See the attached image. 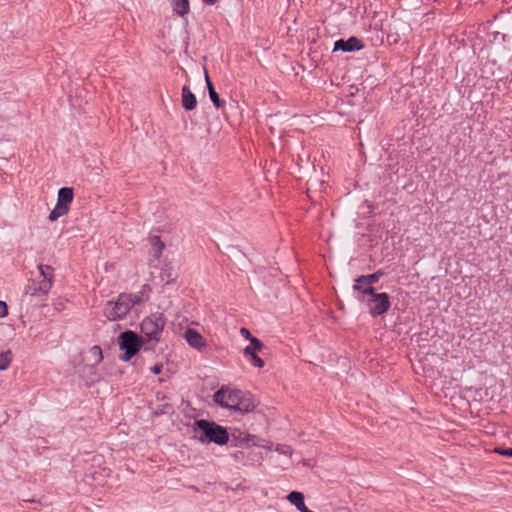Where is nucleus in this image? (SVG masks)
<instances>
[{"instance_id":"nucleus-1","label":"nucleus","mask_w":512,"mask_h":512,"mask_svg":"<svg viewBox=\"0 0 512 512\" xmlns=\"http://www.w3.org/2000/svg\"><path fill=\"white\" fill-rule=\"evenodd\" d=\"M213 400L222 408L241 415L252 412L258 405L251 393L230 386H222L214 393Z\"/></svg>"},{"instance_id":"nucleus-2","label":"nucleus","mask_w":512,"mask_h":512,"mask_svg":"<svg viewBox=\"0 0 512 512\" xmlns=\"http://www.w3.org/2000/svg\"><path fill=\"white\" fill-rule=\"evenodd\" d=\"M146 299L144 291L136 294H120L115 300L108 301L103 309L105 317L109 321L123 319L134 305Z\"/></svg>"},{"instance_id":"nucleus-3","label":"nucleus","mask_w":512,"mask_h":512,"mask_svg":"<svg viewBox=\"0 0 512 512\" xmlns=\"http://www.w3.org/2000/svg\"><path fill=\"white\" fill-rule=\"evenodd\" d=\"M195 437L201 443L224 445L229 440V434L223 426L207 420H198L194 425Z\"/></svg>"},{"instance_id":"nucleus-4","label":"nucleus","mask_w":512,"mask_h":512,"mask_svg":"<svg viewBox=\"0 0 512 512\" xmlns=\"http://www.w3.org/2000/svg\"><path fill=\"white\" fill-rule=\"evenodd\" d=\"M38 268L42 279L30 282L25 288V293L33 297L48 294L53 284V269L48 265H40Z\"/></svg>"},{"instance_id":"nucleus-5","label":"nucleus","mask_w":512,"mask_h":512,"mask_svg":"<svg viewBox=\"0 0 512 512\" xmlns=\"http://www.w3.org/2000/svg\"><path fill=\"white\" fill-rule=\"evenodd\" d=\"M144 340L133 331H125L119 336L120 349L124 351L122 359L129 361L143 345Z\"/></svg>"},{"instance_id":"nucleus-6","label":"nucleus","mask_w":512,"mask_h":512,"mask_svg":"<svg viewBox=\"0 0 512 512\" xmlns=\"http://www.w3.org/2000/svg\"><path fill=\"white\" fill-rule=\"evenodd\" d=\"M164 325L161 315L153 314L142 321L141 332L148 341L157 343L160 340Z\"/></svg>"},{"instance_id":"nucleus-7","label":"nucleus","mask_w":512,"mask_h":512,"mask_svg":"<svg viewBox=\"0 0 512 512\" xmlns=\"http://www.w3.org/2000/svg\"><path fill=\"white\" fill-rule=\"evenodd\" d=\"M369 313L372 317L385 314L390 308V299L387 293H373L367 300Z\"/></svg>"},{"instance_id":"nucleus-8","label":"nucleus","mask_w":512,"mask_h":512,"mask_svg":"<svg viewBox=\"0 0 512 512\" xmlns=\"http://www.w3.org/2000/svg\"><path fill=\"white\" fill-rule=\"evenodd\" d=\"M262 349V342L260 340H253L250 345L244 348L243 355L254 367L263 368L265 362L258 356V352Z\"/></svg>"},{"instance_id":"nucleus-9","label":"nucleus","mask_w":512,"mask_h":512,"mask_svg":"<svg viewBox=\"0 0 512 512\" xmlns=\"http://www.w3.org/2000/svg\"><path fill=\"white\" fill-rule=\"evenodd\" d=\"M363 48L360 40L356 37H350L347 40H337L334 43V51L342 50L344 52H352Z\"/></svg>"},{"instance_id":"nucleus-10","label":"nucleus","mask_w":512,"mask_h":512,"mask_svg":"<svg viewBox=\"0 0 512 512\" xmlns=\"http://www.w3.org/2000/svg\"><path fill=\"white\" fill-rule=\"evenodd\" d=\"M184 336L188 344L197 350H203L207 346L203 336L194 329H187Z\"/></svg>"},{"instance_id":"nucleus-11","label":"nucleus","mask_w":512,"mask_h":512,"mask_svg":"<svg viewBox=\"0 0 512 512\" xmlns=\"http://www.w3.org/2000/svg\"><path fill=\"white\" fill-rule=\"evenodd\" d=\"M161 281L165 285L172 284L178 278V271L172 263H166L162 267L160 274Z\"/></svg>"},{"instance_id":"nucleus-12","label":"nucleus","mask_w":512,"mask_h":512,"mask_svg":"<svg viewBox=\"0 0 512 512\" xmlns=\"http://www.w3.org/2000/svg\"><path fill=\"white\" fill-rule=\"evenodd\" d=\"M73 197V189L71 187H63L58 191L57 203L69 208L73 201Z\"/></svg>"},{"instance_id":"nucleus-13","label":"nucleus","mask_w":512,"mask_h":512,"mask_svg":"<svg viewBox=\"0 0 512 512\" xmlns=\"http://www.w3.org/2000/svg\"><path fill=\"white\" fill-rule=\"evenodd\" d=\"M353 290L361 293L363 296H371L374 293V288L367 281H364L363 276L355 280Z\"/></svg>"},{"instance_id":"nucleus-14","label":"nucleus","mask_w":512,"mask_h":512,"mask_svg":"<svg viewBox=\"0 0 512 512\" xmlns=\"http://www.w3.org/2000/svg\"><path fill=\"white\" fill-rule=\"evenodd\" d=\"M197 100L195 95L187 86L182 88V105L186 110H193L196 107Z\"/></svg>"},{"instance_id":"nucleus-15","label":"nucleus","mask_w":512,"mask_h":512,"mask_svg":"<svg viewBox=\"0 0 512 512\" xmlns=\"http://www.w3.org/2000/svg\"><path fill=\"white\" fill-rule=\"evenodd\" d=\"M287 500L294 505L298 511L303 512L305 509H307V506L304 502V495L301 492L298 491H292L288 496Z\"/></svg>"},{"instance_id":"nucleus-16","label":"nucleus","mask_w":512,"mask_h":512,"mask_svg":"<svg viewBox=\"0 0 512 512\" xmlns=\"http://www.w3.org/2000/svg\"><path fill=\"white\" fill-rule=\"evenodd\" d=\"M205 81H206V84H207V89H208V92H209V96H210V99L211 101L213 102V104L219 108L221 106V102H220V98H219V95L218 93L215 91L214 87H213V84L211 83L210 81V78H209V75H208V72L205 70Z\"/></svg>"},{"instance_id":"nucleus-17","label":"nucleus","mask_w":512,"mask_h":512,"mask_svg":"<svg viewBox=\"0 0 512 512\" xmlns=\"http://www.w3.org/2000/svg\"><path fill=\"white\" fill-rule=\"evenodd\" d=\"M68 211H69L68 207L56 203L55 207L52 209V211L49 214V220L50 221H55L58 218H60L63 215H65Z\"/></svg>"},{"instance_id":"nucleus-18","label":"nucleus","mask_w":512,"mask_h":512,"mask_svg":"<svg viewBox=\"0 0 512 512\" xmlns=\"http://www.w3.org/2000/svg\"><path fill=\"white\" fill-rule=\"evenodd\" d=\"M172 1H173L174 11L177 14L184 16L185 14L188 13V11H189L188 0H172Z\"/></svg>"},{"instance_id":"nucleus-19","label":"nucleus","mask_w":512,"mask_h":512,"mask_svg":"<svg viewBox=\"0 0 512 512\" xmlns=\"http://www.w3.org/2000/svg\"><path fill=\"white\" fill-rule=\"evenodd\" d=\"M241 445L244 448H249L251 446H258V445H261V439L255 435L246 434L241 439Z\"/></svg>"},{"instance_id":"nucleus-20","label":"nucleus","mask_w":512,"mask_h":512,"mask_svg":"<svg viewBox=\"0 0 512 512\" xmlns=\"http://www.w3.org/2000/svg\"><path fill=\"white\" fill-rule=\"evenodd\" d=\"M12 352L10 350H6L0 354V371H4L8 369L12 362Z\"/></svg>"},{"instance_id":"nucleus-21","label":"nucleus","mask_w":512,"mask_h":512,"mask_svg":"<svg viewBox=\"0 0 512 512\" xmlns=\"http://www.w3.org/2000/svg\"><path fill=\"white\" fill-rule=\"evenodd\" d=\"M89 357L93 364L97 365L103 360L102 350L99 346H93L89 350Z\"/></svg>"},{"instance_id":"nucleus-22","label":"nucleus","mask_w":512,"mask_h":512,"mask_svg":"<svg viewBox=\"0 0 512 512\" xmlns=\"http://www.w3.org/2000/svg\"><path fill=\"white\" fill-rule=\"evenodd\" d=\"M274 450L278 454L283 455V456L288 457V458H290L292 456V454H293V450L289 446H286V445L277 444L274 447Z\"/></svg>"},{"instance_id":"nucleus-23","label":"nucleus","mask_w":512,"mask_h":512,"mask_svg":"<svg viewBox=\"0 0 512 512\" xmlns=\"http://www.w3.org/2000/svg\"><path fill=\"white\" fill-rule=\"evenodd\" d=\"M380 276V273H373L370 275H363V278L364 281H367L373 287V285L378 282Z\"/></svg>"},{"instance_id":"nucleus-24","label":"nucleus","mask_w":512,"mask_h":512,"mask_svg":"<svg viewBox=\"0 0 512 512\" xmlns=\"http://www.w3.org/2000/svg\"><path fill=\"white\" fill-rule=\"evenodd\" d=\"M239 332H240V335H241L242 337H244L245 339H247V340H249V341H250V344L252 343V341H253V340H259L258 338L254 337V336L250 333V331H249L247 328H245V327L240 328V331H239Z\"/></svg>"},{"instance_id":"nucleus-25","label":"nucleus","mask_w":512,"mask_h":512,"mask_svg":"<svg viewBox=\"0 0 512 512\" xmlns=\"http://www.w3.org/2000/svg\"><path fill=\"white\" fill-rule=\"evenodd\" d=\"M151 242L153 245L157 246V252L160 254L164 248V244L159 240L158 237H153Z\"/></svg>"},{"instance_id":"nucleus-26","label":"nucleus","mask_w":512,"mask_h":512,"mask_svg":"<svg viewBox=\"0 0 512 512\" xmlns=\"http://www.w3.org/2000/svg\"><path fill=\"white\" fill-rule=\"evenodd\" d=\"M495 452L500 455H503V456L512 457V448H507V449L497 448V449H495Z\"/></svg>"},{"instance_id":"nucleus-27","label":"nucleus","mask_w":512,"mask_h":512,"mask_svg":"<svg viewBox=\"0 0 512 512\" xmlns=\"http://www.w3.org/2000/svg\"><path fill=\"white\" fill-rule=\"evenodd\" d=\"M8 314V307L4 301H0V317H5Z\"/></svg>"},{"instance_id":"nucleus-28","label":"nucleus","mask_w":512,"mask_h":512,"mask_svg":"<svg viewBox=\"0 0 512 512\" xmlns=\"http://www.w3.org/2000/svg\"><path fill=\"white\" fill-rule=\"evenodd\" d=\"M258 446L262 447V448H264L266 450H269V451L274 449V447H275L272 443L266 442V441H264L262 439H261V445H258Z\"/></svg>"},{"instance_id":"nucleus-29","label":"nucleus","mask_w":512,"mask_h":512,"mask_svg":"<svg viewBox=\"0 0 512 512\" xmlns=\"http://www.w3.org/2000/svg\"><path fill=\"white\" fill-rule=\"evenodd\" d=\"M150 371L153 373V374H160L161 371H162V366L161 365H155L153 367L150 368Z\"/></svg>"},{"instance_id":"nucleus-30","label":"nucleus","mask_w":512,"mask_h":512,"mask_svg":"<svg viewBox=\"0 0 512 512\" xmlns=\"http://www.w3.org/2000/svg\"><path fill=\"white\" fill-rule=\"evenodd\" d=\"M207 4H213L216 0H203Z\"/></svg>"}]
</instances>
